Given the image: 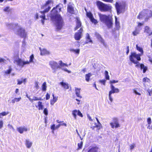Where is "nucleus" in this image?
<instances>
[{"instance_id": "1", "label": "nucleus", "mask_w": 152, "mask_h": 152, "mask_svg": "<svg viewBox=\"0 0 152 152\" xmlns=\"http://www.w3.org/2000/svg\"><path fill=\"white\" fill-rule=\"evenodd\" d=\"M61 8L58 5L54 7L51 11V18L54 22L56 29L61 30L64 25V22L61 15L58 13L61 11Z\"/></svg>"}, {"instance_id": "2", "label": "nucleus", "mask_w": 152, "mask_h": 152, "mask_svg": "<svg viewBox=\"0 0 152 152\" xmlns=\"http://www.w3.org/2000/svg\"><path fill=\"white\" fill-rule=\"evenodd\" d=\"M53 1L51 0H48L47 1L45 4L42 7V9H45L44 11H41L40 12V14H37L36 15V18L37 19L39 17L41 18V23L42 24L44 23V20H46L45 18V13L48 12L50 9L51 6L53 4Z\"/></svg>"}, {"instance_id": "3", "label": "nucleus", "mask_w": 152, "mask_h": 152, "mask_svg": "<svg viewBox=\"0 0 152 152\" xmlns=\"http://www.w3.org/2000/svg\"><path fill=\"white\" fill-rule=\"evenodd\" d=\"M99 16L100 21L104 24L108 28H112L113 22L112 16L99 13Z\"/></svg>"}, {"instance_id": "4", "label": "nucleus", "mask_w": 152, "mask_h": 152, "mask_svg": "<svg viewBox=\"0 0 152 152\" xmlns=\"http://www.w3.org/2000/svg\"><path fill=\"white\" fill-rule=\"evenodd\" d=\"M140 56V54H137L135 53H132L131 55L129 56V59L134 64H136V66L140 67L141 69H143V73H145L147 70V68L143 64H142L140 65L139 62L135 60L134 59V58H135L138 61H140L141 60Z\"/></svg>"}, {"instance_id": "5", "label": "nucleus", "mask_w": 152, "mask_h": 152, "mask_svg": "<svg viewBox=\"0 0 152 152\" xmlns=\"http://www.w3.org/2000/svg\"><path fill=\"white\" fill-rule=\"evenodd\" d=\"M34 59V55L33 54H32L30 57V60L29 61H24L23 60L20 58H18L15 60L14 61V63L21 68H22L26 64H29L30 63H34L33 61Z\"/></svg>"}, {"instance_id": "6", "label": "nucleus", "mask_w": 152, "mask_h": 152, "mask_svg": "<svg viewBox=\"0 0 152 152\" xmlns=\"http://www.w3.org/2000/svg\"><path fill=\"white\" fill-rule=\"evenodd\" d=\"M96 5L102 12H110L111 10L112 7L109 4H106L98 1L96 2Z\"/></svg>"}, {"instance_id": "7", "label": "nucleus", "mask_w": 152, "mask_h": 152, "mask_svg": "<svg viewBox=\"0 0 152 152\" xmlns=\"http://www.w3.org/2000/svg\"><path fill=\"white\" fill-rule=\"evenodd\" d=\"M126 6V3L124 1L116 3L115 6L118 14L125 11Z\"/></svg>"}, {"instance_id": "8", "label": "nucleus", "mask_w": 152, "mask_h": 152, "mask_svg": "<svg viewBox=\"0 0 152 152\" xmlns=\"http://www.w3.org/2000/svg\"><path fill=\"white\" fill-rule=\"evenodd\" d=\"M15 34L20 37L25 38L26 36V34L25 31V30L20 26H16L15 30Z\"/></svg>"}, {"instance_id": "9", "label": "nucleus", "mask_w": 152, "mask_h": 152, "mask_svg": "<svg viewBox=\"0 0 152 152\" xmlns=\"http://www.w3.org/2000/svg\"><path fill=\"white\" fill-rule=\"evenodd\" d=\"M110 88L111 90L109 92V100L112 102L113 100V98L111 96L112 94L118 93L120 91L118 88H115L113 84L110 85Z\"/></svg>"}, {"instance_id": "10", "label": "nucleus", "mask_w": 152, "mask_h": 152, "mask_svg": "<svg viewBox=\"0 0 152 152\" xmlns=\"http://www.w3.org/2000/svg\"><path fill=\"white\" fill-rule=\"evenodd\" d=\"M49 64L50 66L52 69L54 71V72H56L57 69L60 68L58 64L56 61H50L49 62Z\"/></svg>"}, {"instance_id": "11", "label": "nucleus", "mask_w": 152, "mask_h": 152, "mask_svg": "<svg viewBox=\"0 0 152 152\" xmlns=\"http://www.w3.org/2000/svg\"><path fill=\"white\" fill-rule=\"evenodd\" d=\"M74 4L71 2L69 3L68 4L67 8L68 12L72 14H74Z\"/></svg>"}, {"instance_id": "12", "label": "nucleus", "mask_w": 152, "mask_h": 152, "mask_svg": "<svg viewBox=\"0 0 152 152\" xmlns=\"http://www.w3.org/2000/svg\"><path fill=\"white\" fill-rule=\"evenodd\" d=\"M59 64L60 66V67L61 68H61L62 70H63L65 71L66 72L69 73H71V71H70L68 70L66 68L62 67L64 66H68V65L66 64L63 63L61 61H59Z\"/></svg>"}, {"instance_id": "13", "label": "nucleus", "mask_w": 152, "mask_h": 152, "mask_svg": "<svg viewBox=\"0 0 152 152\" xmlns=\"http://www.w3.org/2000/svg\"><path fill=\"white\" fill-rule=\"evenodd\" d=\"M83 31V29L81 27L79 31V32L76 33L75 34V40H79L80 39L82 36V32Z\"/></svg>"}, {"instance_id": "14", "label": "nucleus", "mask_w": 152, "mask_h": 152, "mask_svg": "<svg viewBox=\"0 0 152 152\" xmlns=\"http://www.w3.org/2000/svg\"><path fill=\"white\" fill-rule=\"evenodd\" d=\"M144 13L146 14V19H148L152 17V12L151 10H144L142 11V13L141 14H143Z\"/></svg>"}, {"instance_id": "15", "label": "nucleus", "mask_w": 152, "mask_h": 152, "mask_svg": "<svg viewBox=\"0 0 152 152\" xmlns=\"http://www.w3.org/2000/svg\"><path fill=\"white\" fill-rule=\"evenodd\" d=\"M110 125L112 128H117L120 127L119 124L118 123V121L117 119H115L113 123H111Z\"/></svg>"}, {"instance_id": "16", "label": "nucleus", "mask_w": 152, "mask_h": 152, "mask_svg": "<svg viewBox=\"0 0 152 152\" xmlns=\"http://www.w3.org/2000/svg\"><path fill=\"white\" fill-rule=\"evenodd\" d=\"M17 130L20 134H22L24 132L27 131V128L25 126H21L17 128Z\"/></svg>"}, {"instance_id": "17", "label": "nucleus", "mask_w": 152, "mask_h": 152, "mask_svg": "<svg viewBox=\"0 0 152 152\" xmlns=\"http://www.w3.org/2000/svg\"><path fill=\"white\" fill-rule=\"evenodd\" d=\"M95 35L96 38L98 39L103 44L104 46H105V42L104 39L102 38L101 36L97 33H96Z\"/></svg>"}, {"instance_id": "18", "label": "nucleus", "mask_w": 152, "mask_h": 152, "mask_svg": "<svg viewBox=\"0 0 152 152\" xmlns=\"http://www.w3.org/2000/svg\"><path fill=\"white\" fill-rule=\"evenodd\" d=\"M144 32L147 33L149 36H151L152 34V30L147 26L145 27Z\"/></svg>"}, {"instance_id": "19", "label": "nucleus", "mask_w": 152, "mask_h": 152, "mask_svg": "<svg viewBox=\"0 0 152 152\" xmlns=\"http://www.w3.org/2000/svg\"><path fill=\"white\" fill-rule=\"evenodd\" d=\"M39 50L40 51V55L41 56L48 55L50 54V52L46 49H41L40 48H39Z\"/></svg>"}, {"instance_id": "20", "label": "nucleus", "mask_w": 152, "mask_h": 152, "mask_svg": "<svg viewBox=\"0 0 152 152\" xmlns=\"http://www.w3.org/2000/svg\"><path fill=\"white\" fill-rule=\"evenodd\" d=\"M80 88H75V93L76 96L78 97L81 98L82 97L80 95Z\"/></svg>"}, {"instance_id": "21", "label": "nucleus", "mask_w": 152, "mask_h": 152, "mask_svg": "<svg viewBox=\"0 0 152 152\" xmlns=\"http://www.w3.org/2000/svg\"><path fill=\"white\" fill-rule=\"evenodd\" d=\"M32 142L28 140H26L25 145L26 147L28 148H30L32 145Z\"/></svg>"}, {"instance_id": "22", "label": "nucleus", "mask_w": 152, "mask_h": 152, "mask_svg": "<svg viewBox=\"0 0 152 152\" xmlns=\"http://www.w3.org/2000/svg\"><path fill=\"white\" fill-rule=\"evenodd\" d=\"M59 84L61 85V86L65 89H68L69 88L68 85V83H64V82H61L59 83Z\"/></svg>"}, {"instance_id": "23", "label": "nucleus", "mask_w": 152, "mask_h": 152, "mask_svg": "<svg viewBox=\"0 0 152 152\" xmlns=\"http://www.w3.org/2000/svg\"><path fill=\"white\" fill-rule=\"evenodd\" d=\"M81 23L80 20L78 18L77 19V23L76 26L75 28V30H76L77 29L81 27Z\"/></svg>"}, {"instance_id": "24", "label": "nucleus", "mask_w": 152, "mask_h": 152, "mask_svg": "<svg viewBox=\"0 0 152 152\" xmlns=\"http://www.w3.org/2000/svg\"><path fill=\"white\" fill-rule=\"evenodd\" d=\"M92 75L91 73H89L85 75V80L87 82H89L90 80V77Z\"/></svg>"}, {"instance_id": "25", "label": "nucleus", "mask_w": 152, "mask_h": 152, "mask_svg": "<svg viewBox=\"0 0 152 152\" xmlns=\"http://www.w3.org/2000/svg\"><path fill=\"white\" fill-rule=\"evenodd\" d=\"M115 25L116 29L119 30V23L118 21V19L116 17H115Z\"/></svg>"}, {"instance_id": "26", "label": "nucleus", "mask_w": 152, "mask_h": 152, "mask_svg": "<svg viewBox=\"0 0 152 152\" xmlns=\"http://www.w3.org/2000/svg\"><path fill=\"white\" fill-rule=\"evenodd\" d=\"M21 97L15 98L14 99L12 100V102L13 104L15 103V102H19L21 99Z\"/></svg>"}, {"instance_id": "27", "label": "nucleus", "mask_w": 152, "mask_h": 152, "mask_svg": "<svg viewBox=\"0 0 152 152\" xmlns=\"http://www.w3.org/2000/svg\"><path fill=\"white\" fill-rule=\"evenodd\" d=\"M38 107L39 110H43V106L42 102L39 101L38 102Z\"/></svg>"}, {"instance_id": "28", "label": "nucleus", "mask_w": 152, "mask_h": 152, "mask_svg": "<svg viewBox=\"0 0 152 152\" xmlns=\"http://www.w3.org/2000/svg\"><path fill=\"white\" fill-rule=\"evenodd\" d=\"M136 48L138 50L139 52H140L141 53L140 54V56L141 55H142V54H143V50L142 48L138 46L137 45H136Z\"/></svg>"}, {"instance_id": "29", "label": "nucleus", "mask_w": 152, "mask_h": 152, "mask_svg": "<svg viewBox=\"0 0 152 152\" xmlns=\"http://www.w3.org/2000/svg\"><path fill=\"white\" fill-rule=\"evenodd\" d=\"M89 42H92V41L91 39L89 34L88 33L86 34V43H88Z\"/></svg>"}, {"instance_id": "30", "label": "nucleus", "mask_w": 152, "mask_h": 152, "mask_svg": "<svg viewBox=\"0 0 152 152\" xmlns=\"http://www.w3.org/2000/svg\"><path fill=\"white\" fill-rule=\"evenodd\" d=\"M58 100V97H54L52 100H51L50 104L53 105L54 103L57 101Z\"/></svg>"}, {"instance_id": "31", "label": "nucleus", "mask_w": 152, "mask_h": 152, "mask_svg": "<svg viewBox=\"0 0 152 152\" xmlns=\"http://www.w3.org/2000/svg\"><path fill=\"white\" fill-rule=\"evenodd\" d=\"M3 10L5 12H9L11 11V9L9 7H6L3 8Z\"/></svg>"}, {"instance_id": "32", "label": "nucleus", "mask_w": 152, "mask_h": 152, "mask_svg": "<svg viewBox=\"0 0 152 152\" xmlns=\"http://www.w3.org/2000/svg\"><path fill=\"white\" fill-rule=\"evenodd\" d=\"M142 13V11L139 14V15L138 16V18L141 19L142 18H146V15L145 13H144L143 14H141Z\"/></svg>"}, {"instance_id": "33", "label": "nucleus", "mask_w": 152, "mask_h": 152, "mask_svg": "<svg viewBox=\"0 0 152 152\" xmlns=\"http://www.w3.org/2000/svg\"><path fill=\"white\" fill-rule=\"evenodd\" d=\"M140 30L138 28H136L135 30L133 32V34L134 36H136L140 33Z\"/></svg>"}, {"instance_id": "34", "label": "nucleus", "mask_w": 152, "mask_h": 152, "mask_svg": "<svg viewBox=\"0 0 152 152\" xmlns=\"http://www.w3.org/2000/svg\"><path fill=\"white\" fill-rule=\"evenodd\" d=\"M77 110H74L72 112V114L75 119H76L77 114Z\"/></svg>"}, {"instance_id": "35", "label": "nucleus", "mask_w": 152, "mask_h": 152, "mask_svg": "<svg viewBox=\"0 0 152 152\" xmlns=\"http://www.w3.org/2000/svg\"><path fill=\"white\" fill-rule=\"evenodd\" d=\"M42 91H45L46 90L47 86H46V83L45 82H44L42 85Z\"/></svg>"}, {"instance_id": "36", "label": "nucleus", "mask_w": 152, "mask_h": 152, "mask_svg": "<svg viewBox=\"0 0 152 152\" xmlns=\"http://www.w3.org/2000/svg\"><path fill=\"white\" fill-rule=\"evenodd\" d=\"M83 145V142L81 141L77 144L78 148L77 150H79L81 149Z\"/></svg>"}, {"instance_id": "37", "label": "nucleus", "mask_w": 152, "mask_h": 152, "mask_svg": "<svg viewBox=\"0 0 152 152\" xmlns=\"http://www.w3.org/2000/svg\"><path fill=\"white\" fill-rule=\"evenodd\" d=\"M12 71V69L11 67H9V69L8 70L5 71V73L6 75L10 74Z\"/></svg>"}, {"instance_id": "38", "label": "nucleus", "mask_w": 152, "mask_h": 152, "mask_svg": "<svg viewBox=\"0 0 152 152\" xmlns=\"http://www.w3.org/2000/svg\"><path fill=\"white\" fill-rule=\"evenodd\" d=\"M9 114L8 112H4L0 113V115L1 118L3 116H6Z\"/></svg>"}, {"instance_id": "39", "label": "nucleus", "mask_w": 152, "mask_h": 152, "mask_svg": "<svg viewBox=\"0 0 152 152\" xmlns=\"http://www.w3.org/2000/svg\"><path fill=\"white\" fill-rule=\"evenodd\" d=\"M105 78L107 80H109V76L108 75V72L107 71H105Z\"/></svg>"}, {"instance_id": "40", "label": "nucleus", "mask_w": 152, "mask_h": 152, "mask_svg": "<svg viewBox=\"0 0 152 152\" xmlns=\"http://www.w3.org/2000/svg\"><path fill=\"white\" fill-rule=\"evenodd\" d=\"M41 97L38 98L36 96H33L32 98V102L33 101L41 100Z\"/></svg>"}, {"instance_id": "41", "label": "nucleus", "mask_w": 152, "mask_h": 152, "mask_svg": "<svg viewBox=\"0 0 152 152\" xmlns=\"http://www.w3.org/2000/svg\"><path fill=\"white\" fill-rule=\"evenodd\" d=\"M14 25L12 24H7V26L9 28L12 29L14 27Z\"/></svg>"}, {"instance_id": "42", "label": "nucleus", "mask_w": 152, "mask_h": 152, "mask_svg": "<svg viewBox=\"0 0 152 152\" xmlns=\"http://www.w3.org/2000/svg\"><path fill=\"white\" fill-rule=\"evenodd\" d=\"M70 51H72L74 52H75L76 53L79 54L80 52V50L78 49L75 50L74 49H71Z\"/></svg>"}, {"instance_id": "43", "label": "nucleus", "mask_w": 152, "mask_h": 152, "mask_svg": "<svg viewBox=\"0 0 152 152\" xmlns=\"http://www.w3.org/2000/svg\"><path fill=\"white\" fill-rule=\"evenodd\" d=\"M88 152H97V149L96 148H93L90 149Z\"/></svg>"}, {"instance_id": "44", "label": "nucleus", "mask_w": 152, "mask_h": 152, "mask_svg": "<svg viewBox=\"0 0 152 152\" xmlns=\"http://www.w3.org/2000/svg\"><path fill=\"white\" fill-rule=\"evenodd\" d=\"M91 21L93 23L95 24H96L97 23V21L96 20L94 19L93 17L90 19Z\"/></svg>"}, {"instance_id": "45", "label": "nucleus", "mask_w": 152, "mask_h": 152, "mask_svg": "<svg viewBox=\"0 0 152 152\" xmlns=\"http://www.w3.org/2000/svg\"><path fill=\"white\" fill-rule=\"evenodd\" d=\"M86 15L87 16L89 17L90 19L93 17V16L90 12H87L86 13Z\"/></svg>"}, {"instance_id": "46", "label": "nucleus", "mask_w": 152, "mask_h": 152, "mask_svg": "<svg viewBox=\"0 0 152 152\" xmlns=\"http://www.w3.org/2000/svg\"><path fill=\"white\" fill-rule=\"evenodd\" d=\"M4 124L3 121L2 120H0V130L3 127Z\"/></svg>"}, {"instance_id": "47", "label": "nucleus", "mask_w": 152, "mask_h": 152, "mask_svg": "<svg viewBox=\"0 0 152 152\" xmlns=\"http://www.w3.org/2000/svg\"><path fill=\"white\" fill-rule=\"evenodd\" d=\"M102 127L101 124L100 123H98V124L96 125L95 126V127H96L98 129H100Z\"/></svg>"}, {"instance_id": "48", "label": "nucleus", "mask_w": 152, "mask_h": 152, "mask_svg": "<svg viewBox=\"0 0 152 152\" xmlns=\"http://www.w3.org/2000/svg\"><path fill=\"white\" fill-rule=\"evenodd\" d=\"M143 81L145 82H147L149 83L150 81V80L147 77H145L143 79Z\"/></svg>"}, {"instance_id": "49", "label": "nucleus", "mask_w": 152, "mask_h": 152, "mask_svg": "<svg viewBox=\"0 0 152 152\" xmlns=\"http://www.w3.org/2000/svg\"><path fill=\"white\" fill-rule=\"evenodd\" d=\"M17 81L18 82L17 84L18 85H20L23 83V80H22V78L21 79L17 80Z\"/></svg>"}, {"instance_id": "50", "label": "nucleus", "mask_w": 152, "mask_h": 152, "mask_svg": "<svg viewBox=\"0 0 152 152\" xmlns=\"http://www.w3.org/2000/svg\"><path fill=\"white\" fill-rule=\"evenodd\" d=\"M133 92L134 93L138 95H141V94L140 93L138 92L137 91L136 89L135 88L133 90Z\"/></svg>"}, {"instance_id": "51", "label": "nucleus", "mask_w": 152, "mask_h": 152, "mask_svg": "<svg viewBox=\"0 0 152 152\" xmlns=\"http://www.w3.org/2000/svg\"><path fill=\"white\" fill-rule=\"evenodd\" d=\"M106 81L105 80H100L99 81L100 83L103 84L104 85H105Z\"/></svg>"}, {"instance_id": "52", "label": "nucleus", "mask_w": 152, "mask_h": 152, "mask_svg": "<svg viewBox=\"0 0 152 152\" xmlns=\"http://www.w3.org/2000/svg\"><path fill=\"white\" fill-rule=\"evenodd\" d=\"M147 121L148 122V125H150L151 123V119L150 118H148L147 120Z\"/></svg>"}, {"instance_id": "53", "label": "nucleus", "mask_w": 152, "mask_h": 152, "mask_svg": "<svg viewBox=\"0 0 152 152\" xmlns=\"http://www.w3.org/2000/svg\"><path fill=\"white\" fill-rule=\"evenodd\" d=\"M7 126L9 129H12L13 130H14V129L13 126L12 125H11L10 124H8Z\"/></svg>"}, {"instance_id": "54", "label": "nucleus", "mask_w": 152, "mask_h": 152, "mask_svg": "<svg viewBox=\"0 0 152 152\" xmlns=\"http://www.w3.org/2000/svg\"><path fill=\"white\" fill-rule=\"evenodd\" d=\"M43 113L46 115L48 114V110L47 108H45L43 111Z\"/></svg>"}, {"instance_id": "55", "label": "nucleus", "mask_w": 152, "mask_h": 152, "mask_svg": "<svg viewBox=\"0 0 152 152\" xmlns=\"http://www.w3.org/2000/svg\"><path fill=\"white\" fill-rule=\"evenodd\" d=\"M118 82V80H111L110 81V83L111 84H112V83H117Z\"/></svg>"}, {"instance_id": "56", "label": "nucleus", "mask_w": 152, "mask_h": 152, "mask_svg": "<svg viewBox=\"0 0 152 152\" xmlns=\"http://www.w3.org/2000/svg\"><path fill=\"white\" fill-rule=\"evenodd\" d=\"M77 114L78 115L80 116L81 117H83V115L80 112V111H79V110L77 111Z\"/></svg>"}, {"instance_id": "57", "label": "nucleus", "mask_w": 152, "mask_h": 152, "mask_svg": "<svg viewBox=\"0 0 152 152\" xmlns=\"http://www.w3.org/2000/svg\"><path fill=\"white\" fill-rule=\"evenodd\" d=\"M35 87L37 89L38 88L39 86L38 85V83L37 82H36L35 83Z\"/></svg>"}, {"instance_id": "58", "label": "nucleus", "mask_w": 152, "mask_h": 152, "mask_svg": "<svg viewBox=\"0 0 152 152\" xmlns=\"http://www.w3.org/2000/svg\"><path fill=\"white\" fill-rule=\"evenodd\" d=\"M87 116L88 118L89 119V120L90 121H93V119L91 118V117H90V115L89 114H88L87 115Z\"/></svg>"}, {"instance_id": "59", "label": "nucleus", "mask_w": 152, "mask_h": 152, "mask_svg": "<svg viewBox=\"0 0 152 152\" xmlns=\"http://www.w3.org/2000/svg\"><path fill=\"white\" fill-rule=\"evenodd\" d=\"M148 92L149 93V95L150 96H151L152 94V88L151 89V90H150L149 89L148 90Z\"/></svg>"}, {"instance_id": "60", "label": "nucleus", "mask_w": 152, "mask_h": 152, "mask_svg": "<svg viewBox=\"0 0 152 152\" xmlns=\"http://www.w3.org/2000/svg\"><path fill=\"white\" fill-rule=\"evenodd\" d=\"M135 147V145L134 144H133L131 145L130 146V148L131 150L133 149Z\"/></svg>"}, {"instance_id": "61", "label": "nucleus", "mask_w": 152, "mask_h": 152, "mask_svg": "<svg viewBox=\"0 0 152 152\" xmlns=\"http://www.w3.org/2000/svg\"><path fill=\"white\" fill-rule=\"evenodd\" d=\"M51 129L54 130L56 129V126L55 124H53L51 127Z\"/></svg>"}, {"instance_id": "62", "label": "nucleus", "mask_w": 152, "mask_h": 152, "mask_svg": "<svg viewBox=\"0 0 152 152\" xmlns=\"http://www.w3.org/2000/svg\"><path fill=\"white\" fill-rule=\"evenodd\" d=\"M25 45H26L25 44V43H24L23 42V45H22V49H23V52L25 51Z\"/></svg>"}, {"instance_id": "63", "label": "nucleus", "mask_w": 152, "mask_h": 152, "mask_svg": "<svg viewBox=\"0 0 152 152\" xmlns=\"http://www.w3.org/2000/svg\"><path fill=\"white\" fill-rule=\"evenodd\" d=\"M50 97V95L48 93H47L46 95V99L48 100L49 99Z\"/></svg>"}, {"instance_id": "64", "label": "nucleus", "mask_w": 152, "mask_h": 152, "mask_svg": "<svg viewBox=\"0 0 152 152\" xmlns=\"http://www.w3.org/2000/svg\"><path fill=\"white\" fill-rule=\"evenodd\" d=\"M5 60L1 58H0V63H4Z\"/></svg>"}]
</instances>
